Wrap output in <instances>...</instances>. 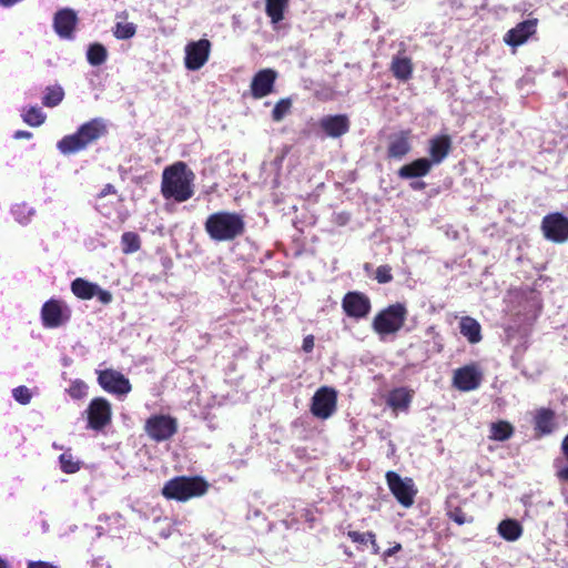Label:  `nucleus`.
<instances>
[{
  "label": "nucleus",
  "instance_id": "obj_11",
  "mask_svg": "<svg viewBox=\"0 0 568 568\" xmlns=\"http://www.w3.org/2000/svg\"><path fill=\"white\" fill-rule=\"evenodd\" d=\"M98 383L105 392L118 396L126 395L132 389L129 378L112 368L98 371Z\"/></svg>",
  "mask_w": 568,
  "mask_h": 568
},
{
  "label": "nucleus",
  "instance_id": "obj_20",
  "mask_svg": "<svg viewBox=\"0 0 568 568\" xmlns=\"http://www.w3.org/2000/svg\"><path fill=\"white\" fill-rule=\"evenodd\" d=\"M430 170L432 163L428 159L419 158L399 168L397 175L402 180H415L428 175Z\"/></svg>",
  "mask_w": 568,
  "mask_h": 568
},
{
  "label": "nucleus",
  "instance_id": "obj_31",
  "mask_svg": "<svg viewBox=\"0 0 568 568\" xmlns=\"http://www.w3.org/2000/svg\"><path fill=\"white\" fill-rule=\"evenodd\" d=\"M108 51L101 43H93L89 45L87 51V59L91 65L98 67L106 61Z\"/></svg>",
  "mask_w": 568,
  "mask_h": 568
},
{
  "label": "nucleus",
  "instance_id": "obj_18",
  "mask_svg": "<svg viewBox=\"0 0 568 568\" xmlns=\"http://www.w3.org/2000/svg\"><path fill=\"white\" fill-rule=\"evenodd\" d=\"M537 23V19H528L519 22L516 27L507 31L504 37V41L511 47L524 44L529 39V37L535 34Z\"/></svg>",
  "mask_w": 568,
  "mask_h": 568
},
{
  "label": "nucleus",
  "instance_id": "obj_52",
  "mask_svg": "<svg viewBox=\"0 0 568 568\" xmlns=\"http://www.w3.org/2000/svg\"><path fill=\"white\" fill-rule=\"evenodd\" d=\"M371 546H372V552L374 555H378L381 552V548H379V545L377 544V540L372 541Z\"/></svg>",
  "mask_w": 568,
  "mask_h": 568
},
{
  "label": "nucleus",
  "instance_id": "obj_29",
  "mask_svg": "<svg viewBox=\"0 0 568 568\" xmlns=\"http://www.w3.org/2000/svg\"><path fill=\"white\" fill-rule=\"evenodd\" d=\"M560 450L567 464L562 459H555L556 476L560 481L568 483V434L561 440Z\"/></svg>",
  "mask_w": 568,
  "mask_h": 568
},
{
  "label": "nucleus",
  "instance_id": "obj_34",
  "mask_svg": "<svg viewBox=\"0 0 568 568\" xmlns=\"http://www.w3.org/2000/svg\"><path fill=\"white\" fill-rule=\"evenodd\" d=\"M452 144H432L429 150L430 159L428 161L434 164H439L450 152Z\"/></svg>",
  "mask_w": 568,
  "mask_h": 568
},
{
  "label": "nucleus",
  "instance_id": "obj_50",
  "mask_svg": "<svg viewBox=\"0 0 568 568\" xmlns=\"http://www.w3.org/2000/svg\"><path fill=\"white\" fill-rule=\"evenodd\" d=\"M409 186L414 191H422L426 187V183L424 181H413L409 183Z\"/></svg>",
  "mask_w": 568,
  "mask_h": 568
},
{
  "label": "nucleus",
  "instance_id": "obj_12",
  "mask_svg": "<svg viewBox=\"0 0 568 568\" xmlns=\"http://www.w3.org/2000/svg\"><path fill=\"white\" fill-rule=\"evenodd\" d=\"M342 308L348 317L361 320L369 314L372 303L366 294L352 291L344 295L342 300Z\"/></svg>",
  "mask_w": 568,
  "mask_h": 568
},
{
  "label": "nucleus",
  "instance_id": "obj_26",
  "mask_svg": "<svg viewBox=\"0 0 568 568\" xmlns=\"http://www.w3.org/2000/svg\"><path fill=\"white\" fill-rule=\"evenodd\" d=\"M98 284L78 277L71 283L72 293L80 300H90L97 294Z\"/></svg>",
  "mask_w": 568,
  "mask_h": 568
},
{
  "label": "nucleus",
  "instance_id": "obj_1",
  "mask_svg": "<svg viewBox=\"0 0 568 568\" xmlns=\"http://www.w3.org/2000/svg\"><path fill=\"white\" fill-rule=\"evenodd\" d=\"M194 173L184 162H175L166 166L162 173L161 193L165 200L178 203L190 200L193 194Z\"/></svg>",
  "mask_w": 568,
  "mask_h": 568
},
{
  "label": "nucleus",
  "instance_id": "obj_36",
  "mask_svg": "<svg viewBox=\"0 0 568 568\" xmlns=\"http://www.w3.org/2000/svg\"><path fill=\"white\" fill-rule=\"evenodd\" d=\"M23 121L32 126L42 124L45 120V115L42 113L40 108L31 106L23 113Z\"/></svg>",
  "mask_w": 568,
  "mask_h": 568
},
{
  "label": "nucleus",
  "instance_id": "obj_54",
  "mask_svg": "<svg viewBox=\"0 0 568 568\" xmlns=\"http://www.w3.org/2000/svg\"><path fill=\"white\" fill-rule=\"evenodd\" d=\"M367 542L372 544V541L376 540V534L373 531H366Z\"/></svg>",
  "mask_w": 568,
  "mask_h": 568
},
{
  "label": "nucleus",
  "instance_id": "obj_55",
  "mask_svg": "<svg viewBox=\"0 0 568 568\" xmlns=\"http://www.w3.org/2000/svg\"><path fill=\"white\" fill-rule=\"evenodd\" d=\"M337 219H338V220H337V223H338V224H341V225H344V224L347 222L348 216L343 217V215H342V214H339V215L337 216Z\"/></svg>",
  "mask_w": 568,
  "mask_h": 568
},
{
  "label": "nucleus",
  "instance_id": "obj_38",
  "mask_svg": "<svg viewBox=\"0 0 568 568\" xmlns=\"http://www.w3.org/2000/svg\"><path fill=\"white\" fill-rule=\"evenodd\" d=\"M67 393L73 399H82L88 395V385L81 379H75L70 384Z\"/></svg>",
  "mask_w": 568,
  "mask_h": 568
},
{
  "label": "nucleus",
  "instance_id": "obj_40",
  "mask_svg": "<svg viewBox=\"0 0 568 568\" xmlns=\"http://www.w3.org/2000/svg\"><path fill=\"white\" fill-rule=\"evenodd\" d=\"M410 151V144H389L388 159L402 160Z\"/></svg>",
  "mask_w": 568,
  "mask_h": 568
},
{
  "label": "nucleus",
  "instance_id": "obj_46",
  "mask_svg": "<svg viewBox=\"0 0 568 568\" xmlns=\"http://www.w3.org/2000/svg\"><path fill=\"white\" fill-rule=\"evenodd\" d=\"M315 338L314 335L310 334L303 338L302 349L305 353H311L314 349Z\"/></svg>",
  "mask_w": 568,
  "mask_h": 568
},
{
  "label": "nucleus",
  "instance_id": "obj_25",
  "mask_svg": "<svg viewBox=\"0 0 568 568\" xmlns=\"http://www.w3.org/2000/svg\"><path fill=\"white\" fill-rule=\"evenodd\" d=\"M497 530L498 534L507 541H516L523 535V527L515 519L501 520Z\"/></svg>",
  "mask_w": 568,
  "mask_h": 568
},
{
  "label": "nucleus",
  "instance_id": "obj_7",
  "mask_svg": "<svg viewBox=\"0 0 568 568\" xmlns=\"http://www.w3.org/2000/svg\"><path fill=\"white\" fill-rule=\"evenodd\" d=\"M144 430L154 442H164L176 434L178 420L170 415H152L146 419Z\"/></svg>",
  "mask_w": 568,
  "mask_h": 568
},
{
  "label": "nucleus",
  "instance_id": "obj_42",
  "mask_svg": "<svg viewBox=\"0 0 568 568\" xmlns=\"http://www.w3.org/2000/svg\"><path fill=\"white\" fill-rule=\"evenodd\" d=\"M12 394H13V398L22 405L29 404L32 398V394L27 386L16 387L13 389Z\"/></svg>",
  "mask_w": 568,
  "mask_h": 568
},
{
  "label": "nucleus",
  "instance_id": "obj_17",
  "mask_svg": "<svg viewBox=\"0 0 568 568\" xmlns=\"http://www.w3.org/2000/svg\"><path fill=\"white\" fill-rule=\"evenodd\" d=\"M481 374L474 365L463 366L454 372L453 385L462 392H470L479 387Z\"/></svg>",
  "mask_w": 568,
  "mask_h": 568
},
{
  "label": "nucleus",
  "instance_id": "obj_3",
  "mask_svg": "<svg viewBox=\"0 0 568 568\" xmlns=\"http://www.w3.org/2000/svg\"><path fill=\"white\" fill-rule=\"evenodd\" d=\"M209 483L201 476H176L162 487V496L168 500L187 501L205 495Z\"/></svg>",
  "mask_w": 568,
  "mask_h": 568
},
{
  "label": "nucleus",
  "instance_id": "obj_41",
  "mask_svg": "<svg viewBox=\"0 0 568 568\" xmlns=\"http://www.w3.org/2000/svg\"><path fill=\"white\" fill-rule=\"evenodd\" d=\"M375 280L379 284H387L393 281L392 267L388 264L379 265L375 272Z\"/></svg>",
  "mask_w": 568,
  "mask_h": 568
},
{
  "label": "nucleus",
  "instance_id": "obj_35",
  "mask_svg": "<svg viewBox=\"0 0 568 568\" xmlns=\"http://www.w3.org/2000/svg\"><path fill=\"white\" fill-rule=\"evenodd\" d=\"M136 27L132 22H118L113 29V34L116 39L126 40L134 37Z\"/></svg>",
  "mask_w": 568,
  "mask_h": 568
},
{
  "label": "nucleus",
  "instance_id": "obj_44",
  "mask_svg": "<svg viewBox=\"0 0 568 568\" xmlns=\"http://www.w3.org/2000/svg\"><path fill=\"white\" fill-rule=\"evenodd\" d=\"M94 296H97L98 300L104 305L110 304L113 298L112 294L109 291L101 288L99 285L97 288V294Z\"/></svg>",
  "mask_w": 568,
  "mask_h": 568
},
{
  "label": "nucleus",
  "instance_id": "obj_27",
  "mask_svg": "<svg viewBox=\"0 0 568 568\" xmlns=\"http://www.w3.org/2000/svg\"><path fill=\"white\" fill-rule=\"evenodd\" d=\"M489 433V439L505 442L514 435V426L507 420H498L491 423Z\"/></svg>",
  "mask_w": 568,
  "mask_h": 568
},
{
  "label": "nucleus",
  "instance_id": "obj_6",
  "mask_svg": "<svg viewBox=\"0 0 568 568\" xmlns=\"http://www.w3.org/2000/svg\"><path fill=\"white\" fill-rule=\"evenodd\" d=\"M41 322L45 328H58L71 318L70 307L61 300L50 298L41 307Z\"/></svg>",
  "mask_w": 568,
  "mask_h": 568
},
{
  "label": "nucleus",
  "instance_id": "obj_53",
  "mask_svg": "<svg viewBox=\"0 0 568 568\" xmlns=\"http://www.w3.org/2000/svg\"><path fill=\"white\" fill-rule=\"evenodd\" d=\"M429 142H442V143H445V142H450V140H449L448 136L443 135V136L434 138Z\"/></svg>",
  "mask_w": 568,
  "mask_h": 568
},
{
  "label": "nucleus",
  "instance_id": "obj_45",
  "mask_svg": "<svg viewBox=\"0 0 568 568\" xmlns=\"http://www.w3.org/2000/svg\"><path fill=\"white\" fill-rule=\"evenodd\" d=\"M87 144H58L63 154L75 153L82 150Z\"/></svg>",
  "mask_w": 568,
  "mask_h": 568
},
{
  "label": "nucleus",
  "instance_id": "obj_5",
  "mask_svg": "<svg viewBox=\"0 0 568 568\" xmlns=\"http://www.w3.org/2000/svg\"><path fill=\"white\" fill-rule=\"evenodd\" d=\"M385 479L390 493L403 507L409 508L414 505L417 489L412 478H402L396 471L388 470Z\"/></svg>",
  "mask_w": 568,
  "mask_h": 568
},
{
  "label": "nucleus",
  "instance_id": "obj_32",
  "mask_svg": "<svg viewBox=\"0 0 568 568\" xmlns=\"http://www.w3.org/2000/svg\"><path fill=\"white\" fill-rule=\"evenodd\" d=\"M122 252L132 254L141 248V239L135 232H124L121 236Z\"/></svg>",
  "mask_w": 568,
  "mask_h": 568
},
{
  "label": "nucleus",
  "instance_id": "obj_16",
  "mask_svg": "<svg viewBox=\"0 0 568 568\" xmlns=\"http://www.w3.org/2000/svg\"><path fill=\"white\" fill-rule=\"evenodd\" d=\"M78 24V16L70 8L60 9L54 13L53 28L55 33L62 38L71 40L74 38V31Z\"/></svg>",
  "mask_w": 568,
  "mask_h": 568
},
{
  "label": "nucleus",
  "instance_id": "obj_37",
  "mask_svg": "<svg viewBox=\"0 0 568 568\" xmlns=\"http://www.w3.org/2000/svg\"><path fill=\"white\" fill-rule=\"evenodd\" d=\"M61 470L65 474H74L80 470V462L74 460L71 454L63 453L59 457Z\"/></svg>",
  "mask_w": 568,
  "mask_h": 568
},
{
  "label": "nucleus",
  "instance_id": "obj_22",
  "mask_svg": "<svg viewBox=\"0 0 568 568\" xmlns=\"http://www.w3.org/2000/svg\"><path fill=\"white\" fill-rule=\"evenodd\" d=\"M389 70L394 78L406 82L413 77L414 64L409 57L396 54L392 59Z\"/></svg>",
  "mask_w": 568,
  "mask_h": 568
},
{
  "label": "nucleus",
  "instance_id": "obj_9",
  "mask_svg": "<svg viewBox=\"0 0 568 568\" xmlns=\"http://www.w3.org/2000/svg\"><path fill=\"white\" fill-rule=\"evenodd\" d=\"M336 404L337 392L332 387L322 386L312 398L311 413L317 418L327 419L336 410Z\"/></svg>",
  "mask_w": 568,
  "mask_h": 568
},
{
  "label": "nucleus",
  "instance_id": "obj_14",
  "mask_svg": "<svg viewBox=\"0 0 568 568\" xmlns=\"http://www.w3.org/2000/svg\"><path fill=\"white\" fill-rule=\"evenodd\" d=\"M106 132L105 121L97 118L82 124L77 133L64 136L60 142H93L103 138Z\"/></svg>",
  "mask_w": 568,
  "mask_h": 568
},
{
  "label": "nucleus",
  "instance_id": "obj_51",
  "mask_svg": "<svg viewBox=\"0 0 568 568\" xmlns=\"http://www.w3.org/2000/svg\"><path fill=\"white\" fill-rule=\"evenodd\" d=\"M14 139H31L32 133L29 131H16L13 134Z\"/></svg>",
  "mask_w": 568,
  "mask_h": 568
},
{
  "label": "nucleus",
  "instance_id": "obj_10",
  "mask_svg": "<svg viewBox=\"0 0 568 568\" xmlns=\"http://www.w3.org/2000/svg\"><path fill=\"white\" fill-rule=\"evenodd\" d=\"M544 236L554 243L568 241V217L562 213H549L541 221Z\"/></svg>",
  "mask_w": 568,
  "mask_h": 568
},
{
  "label": "nucleus",
  "instance_id": "obj_23",
  "mask_svg": "<svg viewBox=\"0 0 568 568\" xmlns=\"http://www.w3.org/2000/svg\"><path fill=\"white\" fill-rule=\"evenodd\" d=\"M414 396V390L406 387L393 389L387 397V405L394 410H407Z\"/></svg>",
  "mask_w": 568,
  "mask_h": 568
},
{
  "label": "nucleus",
  "instance_id": "obj_30",
  "mask_svg": "<svg viewBox=\"0 0 568 568\" xmlns=\"http://www.w3.org/2000/svg\"><path fill=\"white\" fill-rule=\"evenodd\" d=\"M64 98V91L62 87L49 85L45 88L44 94L42 97V104L47 108H54L61 103Z\"/></svg>",
  "mask_w": 568,
  "mask_h": 568
},
{
  "label": "nucleus",
  "instance_id": "obj_8",
  "mask_svg": "<svg viewBox=\"0 0 568 568\" xmlns=\"http://www.w3.org/2000/svg\"><path fill=\"white\" fill-rule=\"evenodd\" d=\"M88 428L100 432L112 420V407L104 397H94L89 403L87 409Z\"/></svg>",
  "mask_w": 568,
  "mask_h": 568
},
{
  "label": "nucleus",
  "instance_id": "obj_39",
  "mask_svg": "<svg viewBox=\"0 0 568 568\" xmlns=\"http://www.w3.org/2000/svg\"><path fill=\"white\" fill-rule=\"evenodd\" d=\"M447 517L459 526L474 521V517L468 516L459 506L448 509Z\"/></svg>",
  "mask_w": 568,
  "mask_h": 568
},
{
  "label": "nucleus",
  "instance_id": "obj_19",
  "mask_svg": "<svg viewBox=\"0 0 568 568\" xmlns=\"http://www.w3.org/2000/svg\"><path fill=\"white\" fill-rule=\"evenodd\" d=\"M318 125L326 135L337 139L348 132L351 123L346 114H336L323 116Z\"/></svg>",
  "mask_w": 568,
  "mask_h": 568
},
{
  "label": "nucleus",
  "instance_id": "obj_4",
  "mask_svg": "<svg viewBox=\"0 0 568 568\" xmlns=\"http://www.w3.org/2000/svg\"><path fill=\"white\" fill-rule=\"evenodd\" d=\"M407 314L403 303L390 304L375 315L372 327L379 336L396 334L405 325Z\"/></svg>",
  "mask_w": 568,
  "mask_h": 568
},
{
  "label": "nucleus",
  "instance_id": "obj_56",
  "mask_svg": "<svg viewBox=\"0 0 568 568\" xmlns=\"http://www.w3.org/2000/svg\"><path fill=\"white\" fill-rule=\"evenodd\" d=\"M0 568H8L7 561L0 558Z\"/></svg>",
  "mask_w": 568,
  "mask_h": 568
},
{
  "label": "nucleus",
  "instance_id": "obj_15",
  "mask_svg": "<svg viewBox=\"0 0 568 568\" xmlns=\"http://www.w3.org/2000/svg\"><path fill=\"white\" fill-rule=\"evenodd\" d=\"M277 72L273 69L257 71L251 81V95L254 99H262L274 91Z\"/></svg>",
  "mask_w": 568,
  "mask_h": 568
},
{
  "label": "nucleus",
  "instance_id": "obj_28",
  "mask_svg": "<svg viewBox=\"0 0 568 568\" xmlns=\"http://www.w3.org/2000/svg\"><path fill=\"white\" fill-rule=\"evenodd\" d=\"M265 12L272 23H278L284 19V12L290 0H265Z\"/></svg>",
  "mask_w": 568,
  "mask_h": 568
},
{
  "label": "nucleus",
  "instance_id": "obj_49",
  "mask_svg": "<svg viewBox=\"0 0 568 568\" xmlns=\"http://www.w3.org/2000/svg\"><path fill=\"white\" fill-rule=\"evenodd\" d=\"M116 193V190L115 187L111 184V183H108L103 186V189L100 191L99 193V197H104L109 194H115Z\"/></svg>",
  "mask_w": 568,
  "mask_h": 568
},
{
  "label": "nucleus",
  "instance_id": "obj_43",
  "mask_svg": "<svg viewBox=\"0 0 568 568\" xmlns=\"http://www.w3.org/2000/svg\"><path fill=\"white\" fill-rule=\"evenodd\" d=\"M347 537L355 544H359V545H366L367 544V538H366V532H359V531H356V530H348L347 531Z\"/></svg>",
  "mask_w": 568,
  "mask_h": 568
},
{
  "label": "nucleus",
  "instance_id": "obj_48",
  "mask_svg": "<svg viewBox=\"0 0 568 568\" xmlns=\"http://www.w3.org/2000/svg\"><path fill=\"white\" fill-rule=\"evenodd\" d=\"M402 550V545L399 542H395V545L388 549H386L384 552H383V557L384 558H388V557H392L394 556L395 554L399 552Z\"/></svg>",
  "mask_w": 568,
  "mask_h": 568
},
{
  "label": "nucleus",
  "instance_id": "obj_2",
  "mask_svg": "<svg viewBox=\"0 0 568 568\" xmlns=\"http://www.w3.org/2000/svg\"><path fill=\"white\" fill-rule=\"evenodd\" d=\"M204 229L211 240L229 242L244 234L245 222L240 213L219 211L207 216Z\"/></svg>",
  "mask_w": 568,
  "mask_h": 568
},
{
  "label": "nucleus",
  "instance_id": "obj_13",
  "mask_svg": "<svg viewBox=\"0 0 568 568\" xmlns=\"http://www.w3.org/2000/svg\"><path fill=\"white\" fill-rule=\"evenodd\" d=\"M211 42L207 39L192 41L185 47L184 64L187 70H199L209 60L211 52Z\"/></svg>",
  "mask_w": 568,
  "mask_h": 568
},
{
  "label": "nucleus",
  "instance_id": "obj_47",
  "mask_svg": "<svg viewBox=\"0 0 568 568\" xmlns=\"http://www.w3.org/2000/svg\"><path fill=\"white\" fill-rule=\"evenodd\" d=\"M27 568H59V566L48 562V561H29Z\"/></svg>",
  "mask_w": 568,
  "mask_h": 568
},
{
  "label": "nucleus",
  "instance_id": "obj_24",
  "mask_svg": "<svg viewBox=\"0 0 568 568\" xmlns=\"http://www.w3.org/2000/svg\"><path fill=\"white\" fill-rule=\"evenodd\" d=\"M459 332L470 344H477L481 341V326L477 320L470 316H464L459 321Z\"/></svg>",
  "mask_w": 568,
  "mask_h": 568
},
{
  "label": "nucleus",
  "instance_id": "obj_33",
  "mask_svg": "<svg viewBox=\"0 0 568 568\" xmlns=\"http://www.w3.org/2000/svg\"><path fill=\"white\" fill-rule=\"evenodd\" d=\"M292 106L293 100L291 98L280 99L272 110V120L274 122H281L287 114L291 113Z\"/></svg>",
  "mask_w": 568,
  "mask_h": 568
},
{
  "label": "nucleus",
  "instance_id": "obj_21",
  "mask_svg": "<svg viewBox=\"0 0 568 568\" xmlns=\"http://www.w3.org/2000/svg\"><path fill=\"white\" fill-rule=\"evenodd\" d=\"M534 425L537 437L551 434L556 426L555 412L550 408L538 409L534 418Z\"/></svg>",
  "mask_w": 568,
  "mask_h": 568
}]
</instances>
